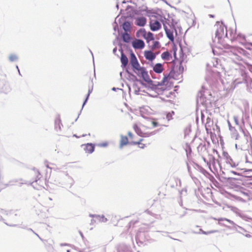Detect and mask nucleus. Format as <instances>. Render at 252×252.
I'll use <instances>...</instances> for the list:
<instances>
[{
	"label": "nucleus",
	"instance_id": "11",
	"mask_svg": "<svg viewBox=\"0 0 252 252\" xmlns=\"http://www.w3.org/2000/svg\"><path fill=\"white\" fill-rule=\"evenodd\" d=\"M129 144L128 138L126 136L122 135L120 140V146L121 147Z\"/></svg>",
	"mask_w": 252,
	"mask_h": 252
},
{
	"label": "nucleus",
	"instance_id": "6",
	"mask_svg": "<svg viewBox=\"0 0 252 252\" xmlns=\"http://www.w3.org/2000/svg\"><path fill=\"white\" fill-rule=\"evenodd\" d=\"M83 147L84 150L86 153L91 154L94 150V146L91 143H87L82 145Z\"/></svg>",
	"mask_w": 252,
	"mask_h": 252
},
{
	"label": "nucleus",
	"instance_id": "3",
	"mask_svg": "<svg viewBox=\"0 0 252 252\" xmlns=\"http://www.w3.org/2000/svg\"><path fill=\"white\" fill-rule=\"evenodd\" d=\"M175 74V71L172 70L168 75H164L161 84L163 85L170 86L173 84V80L174 79Z\"/></svg>",
	"mask_w": 252,
	"mask_h": 252
},
{
	"label": "nucleus",
	"instance_id": "9",
	"mask_svg": "<svg viewBox=\"0 0 252 252\" xmlns=\"http://www.w3.org/2000/svg\"><path fill=\"white\" fill-rule=\"evenodd\" d=\"M163 70L164 68L163 67V65L162 64L160 63H156L153 67V70L157 73H161L163 71Z\"/></svg>",
	"mask_w": 252,
	"mask_h": 252
},
{
	"label": "nucleus",
	"instance_id": "27",
	"mask_svg": "<svg viewBox=\"0 0 252 252\" xmlns=\"http://www.w3.org/2000/svg\"><path fill=\"white\" fill-rule=\"evenodd\" d=\"M73 136H75V137H77V138H78V137H79L78 136H77L76 135H75V134H74Z\"/></svg>",
	"mask_w": 252,
	"mask_h": 252
},
{
	"label": "nucleus",
	"instance_id": "28",
	"mask_svg": "<svg viewBox=\"0 0 252 252\" xmlns=\"http://www.w3.org/2000/svg\"><path fill=\"white\" fill-rule=\"evenodd\" d=\"M86 135H84V134H83L82 136H85Z\"/></svg>",
	"mask_w": 252,
	"mask_h": 252
},
{
	"label": "nucleus",
	"instance_id": "21",
	"mask_svg": "<svg viewBox=\"0 0 252 252\" xmlns=\"http://www.w3.org/2000/svg\"><path fill=\"white\" fill-rule=\"evenodd\" d=\"M138 220H131L129 223V227H134L135 223L138 222Z\"/></svg>",
	"mask_w": 252,
	"mask_h": 252
},
{
	"label": "nucleus",
	"instance_id": "24",
	"mask_svg": "<svg viewBox=\"0 0 252 252\" xmlns=\"http://www.w3.org/2000/svg\"><path fill=\"white\" fill-rule=\"evenodd\" d=\"M209 123L207 121L206 125H205V128L207 132H208L209 131L211 130V128H209L210 126L208 125Z\"/></svg>",
	"mask_w": 252,
	"mask_h": 252
},
{
	"label": "nucleus",
	"instance_id": "1",
	"mask_svg": "<svg viewBox=\"0 0 252 252\" xmlns=\"http://www.w3.org/2000/svg\"><path fill=\"white\" fill-rule=\"evenodd\" d=\"M156 126L157 123L153 121H147L139 126L136 124H134L133 128L135 132L139 136L143 137L137 139L136 142H133L134 144V145H137L140 149H144L150 145L151 142L147 140L144 137L149 136L152 134V132L146 131V130L150 128L151 126L154 127Z\"/></svg>",
	"mask_w": 252,
	"mask_h": 252
},
{
	"label": "nucleus",
	"instance_id": "7",
	"mask_svg": "<svg viewBox=\"0 0 252 252\" xmlns=\"http://www.w3.org/2000/svg\"><path fill=\"white\" fill-rule=\"evenodd\" d=\"M144 56L147 60L152 61L156 58V55L151 51H145Z\"/></svg>",
	"mask_w": 252,
	"mask_h": 252
},
{
	"label": "nucleus",
	"instance_id": "5",
	"mask_svg": "<svg viewBox=\"0 0 252 252\" xmlns=\"http://www.w3.org/2000/svg\"><path fill=\"white\" fill-rule=\"evenodd\" d=\"M132 45L134 49H141L145 46L144 41L141 39H135L132 42Z\"/></svg>",
	"mask_w": 252,
	"mask_h": 252
},
{
	"label": "nucleus",
	"instance_id": "14",
	"mask_svg": "<svg viewBox=\"0 0 252 252\" xmlns=\"http://www.w3.org/2000/svg\"><path fill=\"white\" fill-rule=\"evenodd\" d=\"M165 31L167 37L169 39V40L173 42L174 38L172 32L170 30H168L166 27V28H165Z\"/></svg>",
	"mask_w": 252,
	"mask_h": 252
},
{
	"label": "nucleus",
	"instance_id": "16",
	"mask_svg": "<svg viewBox=\"0 0 252 252\" xmlns=\"http://www.w3.org/2000/svg\"><path fill=\"white\" fill-rule=\"evenodd\" d=\"M123 29L126 32H129L131 29L130 24L128 22H125L123 24Z\"/></svg>",
	"mask_w": 252,
	"mask_h": 252
},
{
	"label": "nucleus",
	"instance_id": "12",
	"mask_svg": "<svg viewBox=\"0 0 252 252\" xmlns=\"http://www.w3.org/2000/svg\"><path fill=\"white\" fill-rule=\"evenodd\" d=\"M121 62L122 63V65L124 67H126L127 65L128 59L123 52L121 54Z\"/></svg>",
	"mask_w": 252,
	"mask_h": 252
},
{
	"label": "nucleus",
	"instance_id": "22",
	"mask_svg": "<svg viewBox=\"0 0 252 252\" xmlns=\"http://www.w3.org/2000/svg\"><path fill=\"white\" fill-rule=\"evenodd\" d=\"M92 90H93V86H91V87L89 88V90H88V94H87V98H86L85 99V101L84 102V103L86 102L88 97L89 96L90 94L91 93V92H92Z\"/></svg>",
	"mask_w": 252,
	"mask_h": 252
},
{
	"label": "nucleus",
	"instance_id": "4",
	"mask_svg": "<svg viewBox=\"0 0 252 252\" xmlns=\"http://www.w3.org/2000/svg\"><path fill=\"white\" fill-rule=\"evenodd\" d=\"M150 29L153 31H156L161 28V24L157 20H151L150 23Z\"/></svg>",
	"mask_w": 252,
	"mask_h": 252
},
{
	"label": "nucleus",
	"instance_id": "2",
	"mask_svg": "<svg viewBox=\"0 0 252 252\" xmlns=\"http://www.w3.org/2000/svg\"><path fill=\"white\" fill-rule=\"evenodd\" d=\"M130 63L133 68V71L145 81L149 79L147 71L144 67H141L138 60L133 53L130 54Z\"/></svg>",
	"mask_w": 252,
	"mask_h": 252
},
{
	"label": "nucleus",
	"instance_id": "17",
	"mask_svg": "<svg viewBox=\"0 0 252 252\" xmlns=\"http://www.w3.org/2000/svg\"><path fill=\"white\" fill-rule=\"evenodd\" d=\"M160 47V43L158 41H154L153 45L151 46V49L152 50H155L157 49H159Z\"/></svg>",
	"mask_w": 252,
	"mask_h": 252
},
{
	"label": "nucleus",
	"instance_id": "26",
	"mask_svg": "<svg viewBox=\"0 0 252 252\" xmlns=\"http://www.w3.org/2000/svg\"><path fill=\"white\" fill-rule=\"evenodd\" d=\"M61 122V120L60 119H57L56 120V124H58L59 125V124Z\"/></svg>",
	"mask_w": 252,
	"mask_h": 252
},
{
	"label": "nucleus",
	"instance_id": "25",
	"mask_svg": "<svg viewBox=\"0 0 252 252\" xmlns=\"http://www.w3.org/2000/svg\"><path fill=\"white\" fill-rule=\"evenodd\" d=\"M107 145H108V144H107V143H101V144H100V145H101V146H103V147H106V146H107Z\"/></svg>",
	"mask_w": 252,
	"mask_h": 252
},
{
	"label": "nucleus",
	"instance_id": "20",
	"mask_svg": "<svg viewBox=\"0 0 252 252\" xmlns=\"http://www.w3.org/2000/svg\"><path fill=\"white\" fill-rule=\"evenodd\" d=\"M9 59L10 61L13 62L17 59V57L15 55H11L9 56Z\"/></svg>",
	"mask_w": 252,
	"mask_h": 252
},
{
	"label": "nucleus",
	"instance_id": "23",
	"mask_svg": "<svg viewBox=\"0 0 252 252\" xmlns=\"http://www.w3.org/2000/svg\"><path fill=\"white\" fill-rule=\"evenodd\" d=\"M217 232H218V231L217 230H212V231H208V232L203 231L202 233L204 234H211V233H216Z\"/></svg>",
	"mask_w": 252,
	"mask_h": 252
},
{
	"label": "nucleus",
	"instance_id": "19",
	"mask_svg": "<svg viewBox=\"0 0 252 252\" xmlns=\"http://www.w3.org/2000/svg\"><path fill=\"white\" fill-rule=\"evenodd\" d=\"M147 33L148 32L144 29H141L139 30L137 32V33L139 34V36H142L143 38L146 36Z\"/></svg>",
	"mask_w": 252,
	"mask_h": 252
},
{
	"label": "nucleus",
	"instance_id": "8",
	"mask_svg": "<svg viewBox=\"0 0 252 252\" xmlns=\"http://www.w3.org/2000/svg\"><path fill=\"white\" fill-rule=\"evenodd\" d=\"M146 18L144 17H137L135 19V24L139 26H144L146 24Z\"/></svg>",
	"mask_w": 252,
	"mask_h": 252
},
{
	"label": "nucleus",
	"instance_id": "10",
	"mask_svg": "<svg viewBox=\"0 0 252 252\" xmlns=\"http://www.w3.org/2000/svg\"><path fill=\"white\" fill-rule=\"evenodd\" d=\"M128 136L129 144L132 145H134V144L133 142H136L137 140L136 138V136L131 132H128Z\"/></svg>",
	"mask_w": 252,
	"mask_h": 252
},
{
	"label": "nucleus",
	"instance_id": "15",
	"mask_svg": "<svg viewBox=\"0 0 252 252\" xmlns=\"http://www.w3.org/2000/svg\"><path fill=\"white\" fill-rule=\"evenodd\" d=\"M144 38L147 43H149L150 41L154 40V34L151 32H148Z\"/></svg>",
	"mask_w": 252,
	"mask_h": 252
},
{
	"label": "nucleus",
	"instance_id": "18",
	"mask_svg": "<svg viewBox=\"0 0 252 252\" xmlns=\"http://www.w3.org/2000/svg\"><path fill=\"white\" fill-rule=\"evenodd\" d=\"M122 37H123V40L126 42H129L130 39V36L127 32H125V33H123Z\"/></svg>",
	"mask_w": 252,
	"mask_h": 252
},
{
	"label": "nucleus",
	"instance_id": "13",
	"mask_svg": "<svg viewBox=\"0 0 252 252\" xmlns=\"http://www.w3.org/2000/svg\"><path fill=\"white\" fill-rule=\"evenodd\" d=\"M161 57L163 60L169 61L171 58V56L168 51H165L161 54Z\"/></svg>",
	"mask_w": 252,
	"mask_h": 252
}]
</instances>
